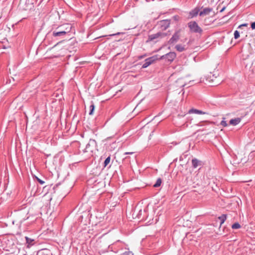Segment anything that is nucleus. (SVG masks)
<instances>
[{
    "label": "nucleus",
    "instance_id": "obj_24",
    "mask_svg": "<svg viewBox=\"0 0 255 255\" xmlns=\"http://www.w3.org/2000/svg\"><path fill=\"white\" fill-rule=\"evenodd\" d=\"M208 123V122H207V121L201 122L199 123H198V124H197L196 126H198V127H202V126L205 125V123Z\"/></svg>",
    "mask_w": 255,
    "mask_h": 255
},
{
    "label": "nucleus",
    "instance_id": "obj_35",
    "mask_svg": "<svg viewBox=\"0 0 255 255\" xmlns=\"http://www.w3.org/2000/svg\"><path fill=\"white\" fill-rule=\"evenodd\" d=\"M141 212V210H140L139 211V213Z\"/></svg>",
    "mask_w": 255,
    "mask_h": 255
},
{
    "label": "nucleus",
    "instance_id": "obj_23",
    "mask_svg": "<svg viewBox=\"0 0 255 255\" xmlns=\"http://www.w3.org/2000/svg\"><path fill=\"white\" fill-rule=\"evenodd\" d=\"M240 37V33L238 30H236L234 32V38L235 39H238Z\"/></svg>",
    "mask_w": 255,
    "mask_h": 255
},
{
    "label": "nucleus",
    "instance_id": "obj_21",
    "mask_svg": "<svg viewBox=\"0 0 255 255\" xmlns=\"http://www.w3.org/2000/svg\"><path fill=\"white\" fill-rule=\"evenodd\" d=\"M25 240H26V243L27 244H28V245H31L32 242L34 241L33 240H32V239H31L30 238H29L28 237H25Z\"/></svg>",
    "mask_w": 255,
    "mask_h": 255
},
{
    "label": "nucleus",
    "instance_id": "obj_29",
    "mask_svg": "<svg viewBox=\"0 0 255 255\" xmlns=\"http://www.w3.org/2000/svg\"><path fill=\"white\" fill-rule=\"evenodd\" d=\"M121 33H121V32H118V33H115V34H110V36H115V35H120V34H121Z\"/></svg>",
    "mask_w": 255,
    "mask_h": 255
},
{
    "label": "nucleus",
    "instance_id": "obj_5",
    "mask_svg": "<svg viewBox=\"0 0 255 255\" xmlns=\"http://www.w3.org/2000/svg\"><path fill=\"white\" fill-rule=\"evenodd\" d=\"M176 56L175 52H171L161 56L158 59H167L168 61L172 62Z\"/></svg>",
    "mask_w": 255,
    "mask_h": 255
},
{
    "label": "nucleus",
    "instance_id": "obj_10",
    "mask_svg": "<svg viewBox=\"0 0 255 255\" xmlns=\"http://www.w3.org/2000/svg\"><path fill=\"white\" fill-rule=\"evenodd\" d=\"M52 35L55 37L63 38L65 35L64 33L60 32L54 29L52 32Z\"/></svg>",
    "mask_w": 255,
    "mask_h": 255
},
{
    "label": "nucleus",
    "instance_id": "obj_11",
    "mask_svg": "<svg viewBox=\"0 0 255 255\" xmlns=\"http://www.w3.org/2000/svg\"><path fill=\"white\" fill-rule=\"evenodd\" d=\"M199 11V8L196 7V8H194V9H193L189 12V17L191 18L195 16H196L198 15Z\"/></svg>",
    "mask_w": 255,
    "mask_h": 255
},
{
    "label": "nucleus",
    "instance_id": "obj_34",
    "mask_svg": "<svg viewBox=\"0 0 255 255\" xmlns=\"http://www.w3.org/2000/svg\"><path fill=\"white\" fill-rule=\"evenodd\" d=\"M85 215L86 216H87V213H86L85 214Z\"/></svg>",
    "mask_w": 255,
    "mask_h": 255
},
{
    "label": "nucleus",
    "instance_id": "obj_25",
    "mask_svg": "<svg viewBox=\"0 0 255 255\" xmlns=\"http://www.w3.org/2000/svg\"><path fill=\"white\" fill-rule=\"evenodd\" d=\"M220 125L224 127H227L228 126L227 122L224 120L221 121V122L220 123Z\"/></svg>",
    "mask_w": 255,
    "mask_h": 255
},
{
    "label": "nucleus",
    "instance_id": "obj_2",
    "mask_svg": "<svg viewBox=\"0 0 255 255\" xmlns=\"http://www.w3.org/2000/svg\"><path fill=\"white\" fill-rule=\"evenodd\" d=\"M71 25L68 23H65L62 24L56 27L55 28V29L57 30V31L60 32L64 33L65 35H66L67 33H69L71 31Z\"/></svg>",
    "mask_w": 255,
    "mask_h": 255
},
{
    "label": "nucleus",
    "instance_id": "obj_28",
    "mask_svg": "<svg viewBox=\"0 0 255 255\" xmlns=\"http://www.w3.org/2000/svg\"><path fill=\"white\" fill-rule=\"evenodd\" d=\"M251 28L253 29H255V21L252 23L251 24Z\"/></svg>",
    "mask_w": 255,
    "mask_h": 255
},
{
    "label": "nucleus",
    "instance_id": "obj_22",
    "mask_svg": "<svg viewBox=\"0 0 255 255\" xmlns=\"http://www.w3.org/2000/svg\"><path fill=\"white\" fill-rule=\"evenodd\" d=\"M232 228L233 229H238L241 228L240 224H232Z\"/></svg>",
    "mask_w": 255,
    "mask_h": 255
},
{
    "label": "nucleus",
    "instance_id": "obj_15",
    "mask_svg": "<svg viewBox=\"0 0 255 255\" xmlns=\"http://www.w3.org/2000/svg\"><path fill=\"white\" fill-rule=\"evenodd\" d=\"M192 166L194 168H197L198 166L200 165H201V162L200 161H199V160H198L196 158H194V159H193L192 160Z\"/></svg>",
    "mask_w": 255,
    "mask_h": 255
},
{
    "label": "nucleus",
    "instance_id": "obj_33",
    "mask_svg": "<svg viewBox=\"0 0 255 255\" xmlns=\"http://www.w3.org/2000/svg\"><path fill=\"white\" fill-rule=\"evenodd\" d=\"M224 9H225V7L223 8L221 10V12L223 11L224 10Z\"/></svg>",
    "mask_w": 255,
    "mask_h": 255
},
{
    "label": "nucleus",
    "instance_id": "obj_16",
    "mask_svg": "<svg viewBox=\"0 0 255 255\" xmlns=\"http://www.w3.org/2000/svg\"><path fill=\"white\" fill-rule=\"evenodd\" d=\"M175 48L179 52H182L184 51L185 49L184 46H182L181 44L176 45L175 46Z\"/></svg>",
    "mask_w": 255,
    "mask_h": 255
},
{
    "label": "nucleus",
    "instance_id": "obj_9",
    "mask_svg": "<svg viewBox=\"0 0 255 255\" xmlns=\"http://www.w3.org/2000/svg\"><path fill=\"white\" fill-rule=\"evenodd\" d=\"M212 11V8L209 7H206L203 9V10L201 11L199 13L200 16H204L209 14V13Z\"/></svg>",
    "mask_w": 255,
    "mask_h": 255
},
{
    "label": "nucleus",
    "instance_id": "obj_27",
    "mask_svg": "<svg viewBox=\"0 0 255 255\" xmlns=\"http://www.w3.org/2000/svg\"><path fill=\"white\" fill-rule=\"evenodd\" d=\"M125 255H133V254L131 252H125Z\"/></svg>",
    "mask_w": 255,
    "mask_h": 255
},
{
    "label": "nucleus",
    "instance_id": "obj_7",
    "mask_svg": "<svg viewBox=\"0 0 255 255\" xmlns=\"http://www.w3.org/2000/svg\"><path fill=\"white\" fill-rule=\"evenodd\" d=\"M96 144V141L95 140L90 139L89 143L86 145V148L85 149V152L92 151L93 148L91 146H94Z\"/></svg>",
    "mask_w": 255,
    "mask_h": 255
},
{
    "label": "nucleus",
    "instance_id": "obj_26",
    "mask_svg": "<svg viewBox=\"0 0 255 255\" xmlns=\"http://www.w3.org/2000/svg\"><path fill=\"white\" fill-rule=\"evenodd\" d=\"M84 218L83 215H81L80 216V222H82L83 221V219ZM87 218H86L85 220L84 221V222H87L88 221H87Z\"/></svg>",
    "mask_w": 255,
    "mask_h": 255
},
{
    "label": "nucleus",
    "instance_id": "obj_17",
    "mask_svg": "<svg viewBox=\"0 0 255 255\" xmlns=\"http://www.w3.org/2000/svg\"><path fill=\"white\" fill-rule=\"evenodd\" d=\"M162 183V180L161 178H158L155 182V183L153 185V187H158L161 185Z\"/></svg>",
    "mask_w": 255,
    "mask_h": 255
},
{
    "label": "nucleus",
    "instance_id": "obj_32",
    "mask_svg": "<svg viewBox=\"0 0 255 255\" xmlns=\"http://www.w3.org/2000/svg\"><path fill=\"white\" fill-rule=\"evenodd\" d=\"M116 144V143L113 142V143L112 144V146H114V145H115Z\"/></svg>",
    "mask_w": 255,
    "mask_h": 255
},
{
    "label": "nucleus",
    "instance_id": "obj_12",
    "mask_svg": "<svg viewBox=\"0 0 255 255\" xmlns=\"http://www.w3.org/2000/svg\"><path fill=\"white\" fill-rule=\"evenodd\" d=\"M188 113L189 114H201H201H203V115L208 114V113L206 112H204L201 110H197V109H190Z\"/></svg>",
    "mask_w": 255,
    "mask_h": 255
},
{
    "label": "nucleus",
    "instance_id": "obj_8",
    "mask_svg": "<svg viewBox=\"0 0 255 255\" xmlns=\"http://www.w3.org/2000/svg\"><path fill=\"white\" fill-rule=\"evenodd\" d=\"M159 24L162 29L165 30L169 26L170 21L167 19L163 20L160 22Z\"/></svg>",
    "mask_w": 255,
    "mask_h": 255
},
{
    "label": "nucleus",
    "instance_id": "obj_14",
    "mask_svg": "<svg viewBox=\"0 0 255 255\" xmlns=\"http://www.w3.org/2000/svg\"><path fill=\"white\" fill-rule=\"evenodd\" d=\"M176 86L179 87H183L186 85V83L183 78L178 79L176 82Z\"/></svg>",
    "mask_w": 255,
    "mask_h": 255
},
{
    "label": "nucleus",
    "instance_id": "obj_1",
    "mask_svg": "<svg viewBox=\"0 0 255 255\" xmlns=\"http://www.w3.org/2000/svg\"><path fill=\"white\" fill-rule=\"evenodd\" d=\"M188 26L191 32L193 33H201L202 32V28L194 21H191L188 23Z\"/></svg>",
    "mask_w": 255,
    "mask_h": 255
},
{
    "label": "nucleus",
    "instance_id": "obj_3",
    "mask_svg": "<svg viewBox=\"0 0 255 255\" xmlns=\"http://www.w3.org/2000/svg\"><path fill=\"white\" fill-rule=\"evenodd\" d=\"M166 35L165 33L158 32L155 34H151L148 36L147 41H151L154 40H158L164 37Z\"/></svg>",
    "mask_w": 255,
    "mask_h": 255
},
{
    "label": "nucleus",
    "instance_id": "obj_4",
    "mask_svg": "<svg viewBox=\"0 0 255 255\" xmlns=\"http://www.w3.org/2000/svg\"><path fill=\"white\" fill-rule=\"evenodd\" d=\"M158 59V56L157 55H154L153 56L150 57L147 59H146L144 61V63L143 64L142 66V68H147L148 66H149L150 65L153 63L154 62H155L156 60Z\"/></svg>",
    "mask_w": 255,
    "mask_h": 255
},
{
    "label": "nucleus",
    "instance_id": "obj_20",
    "mask_svg": "<svg viewBox=\"0 0 255 255\" xmlns=\"http://www.w3.org/2000/svg\"><path fill=\"white\" fill-rule=\"evenodd\" d=\"M110 160H111V157L110 156H108L105 160L104 161V167H106L108 164L109 163H110Z\"/></svg>",
    "mask_w": 255,
    "mask_h": 255
},
{
    "label": "nucleus",
    "instance_id": "obj_31",
    "mask_svg": "<svg viewBox=\"0 0 255 255\" xmlns=\"http://www.w3.org/2000/svg\"><path fill=\"white\" fill-rule=\"evenodd\" d=\"M132 153H133L132 152H125V155H127V154H132Z\"/></svg>",
    "mask_w": 255,
    "mask_h": 255
},
{
    "label": "nucleus",
    "instance_id": "obj_13",
    "mask_svg": "<svg viewBox=\"0 0 255 255\" xmlns=\"http://www.w3.org/2000/svg\"><path fill=\"white\" fill-rule=\"evenodd\" d=\"M241 121V118H237L235 119H231L230 121V124L233 125V126H236L238 124H239Z\"/></svg>",
    "mask_w": 255,
    "mask_h": 255
},
{
    "label": "nucleus",
    "instance_id": "obj_30",
    "mask_svg": "<svg viewBox=\"0 0 255 255\" xmlns=\"http://www.w3.org/2000/svg\"><path fill=\"white\" fill-rule=\"evenodd\" d=\"M38 181H39V182L41 184H43L44 182L42 180L39 179H38Z\"/></svg>",
    "mask_w": 255,
    "mask_h": 255
},
{
    "label": "nucleus",
    "instance_id": "obj_6",
    "mask_svg": "<svg viewBox=\"0 0 255 255\" xmlns=\"http://www.w3.org/2000/svg\"><path fill=\"white\" fill-rule=\"evenodd\" d=\"M180 37V31H177L174 33L172 35V37L169 40V43L170 44H173L176 42Z\"/></svg>",
    "mask_w": 255,
    "mask_h": 255
},
{
    "label": "nucleus",
    "instance_id": "obj_18",
    "mask_svg": "<svg viewBox=\"0 0 255 255\" xmlns=\"http://www.w3.org/2000/svg\"><path fill=\"white\" fill-rule=\"evenodd\" d=\"M95 109V106L93 103V102H91V105L90 106V112H89V115H92L93 114V112Z\"/></svg>",
    "mask_w": 255,
    "mask_h": 255
},
{
    "label": "nucleus",
    "instance_id": "obj_19",
    "mask_svg": "<svg viewBox=\"0 0 255 255\" xmlns=\"http://www.w3.org/2000/svg\"><path fill=\"white\" fill-rule=\"evenodd\" d=\"M218 219L220 220V223H224L226 220V215L223 214L221 216L219 217Z\"/></svg>",
    "mask_w": 255,
    "mask_h": 255
}]
</instances>
